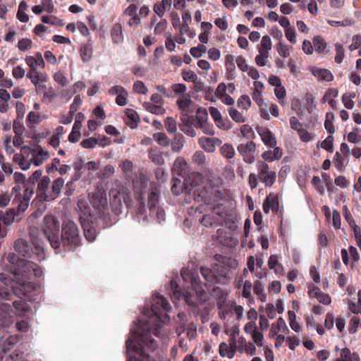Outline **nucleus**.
Listing matches in <instances>:
<instances>
[{
  "instance_id": "f257e3e1",
  "label": "nucleus",
  "mask_w": 361,
  "mask_h": 361,
  "mask_svg": "<svg viewBox=\"0 0 361 361\" xmlns=\"http://www.w3.org/2000/svg\"><path fill=\"white\" fill-rule=\"evenodd\" d=\"M170 308L171 306L166 299L158 293L155 294L152 298L151 310H147L146 313L149 317L148 320L138 326L128 339H133V342L145 345L149 350H155L158 344L157 341L152 338V334L160 337L161 323L164 322L166 317V314H162V311H168Z\"/></svg>"
},
{
  "instance_id": "f03ea898",
  "label": "nucleus",
  "mask_w": 361,
  "mask_h": 361,
  "mask_svg": "<svg viewBox=\"0 0 361 361\" xmlns=\"http://www.w3.org/2000/svg\"><path fill=\"white\" fill-rule=\"evenodd\" d=\"M180 275L185 283H190L191 287H188L185 293L182 294L176 282L171 281L173 298L179 300L183 296L189 305L195 307L202 304L209 299V294L204 290L202 284L200 283L197 275L192 273L188 269H183Z\"/></svg>"
},
{
  "instance_id": "7ed1b4c3",
  "label": "nucleus",
  "mask_w": 361,
  "mask_h": 361,
  "mask_svg": "<svg viewBox=\"0 0 361 361\" xmlns=\"http://www.w3.org/2000/svg\"><path fill=\"white\" fill-rule=\"evenodd\" d=\"M64 180L58 178L54 180L50 186V178L47 176H43L37 184V196L42 202H50L58 197L61 188L64 185Z\"/></svg>"
},
{
  "instance_id": "20e7f679",
  "label": "nucleus",
  "mask_w": 361,
  "mask_h": 361,
  "mask_svg": "<svg viewBox=\"0 0 361 361\" xmlns=\"http://www.w3.org/2000/svg\"><path fill=\"white\" fill-rule=\"evenodd\" d=\"M256 168L257 173H251L248 176V184L250 188L255 189L259 181H261L265 187H271L276 180V173L270 170L268 164L262 160L256 163Z\"/></svg>"
},
{
  "instance_id": "39448f33",
  "label": "nucleus",
  "mask_w": 361,
  "mask_h": 361,
  "mask_svg": "<svg viewBox=\"0 0 361 361\" xmlns=\"http://www.w3.org/2000/svg\"><path fill=\"white\" fill-rule=\"evenodd\" d=\"M77 225L71 220L65 221L62 225L61 245L68 250L75 249L80 244Z\"/></svg>"
},
{
  "instance_id": "423d86ee",
  "label": "nucleus",
  "mask_w": 361,
  "mask_h": 361,
  "mask_svg": "<svg viewBox=\"0 0 361 361\" xmlns=\"http://www.w3.org/2000/svg\"><path fill=\"white\" fill-rule=\"evenodd\" d=\"M30 242L33 247V255L37 260L45 259V245L47 235L36 227H31L29 231Z\"/></svg>"
},
{
  "instance_id": "0eeeda50",
  "label": "nucleus",
  "mask_w": 361,
  "mask_h": 361,
  "mask_svg": "<svg viewBox=\"0 0 361 361\" xmlns=\"http://www.w3.org/2000/svg\"><path fill=\"white\" fill-rule=\"evenodd\" d=\"M60 224L59 221L51 215H47L44 218V225L41 230L47 235V240L52 248L59 250L61 246L58 234Z\"/></svg>"
},
{
  "instance_id": "6e6552de",
  "label": "nucleus",
  "mask_w": 361,
  "mask_h": 361,
  "mask_svg": "<svg viewBox=\"0 0 361 361\" xmlns=\"http://www.w3.org/2000/svg\"><path fill=\"white\" fill-rule=\"evenodd\" d=\"M110 205L116 214L123 212V204L128 205L130 200V192L124 187L113 188L109 191Z\"/></svg>"
},
{
  "instance_id": "1a4fd4ad",
  "label": "nucleus",
  "mask_w": 361,
  "mask_h": 361,
  "mask_svg": "<svg viewBox=\"0 0 361 361\" xmlns=\"http://www.w3.org/2000/svg\"><path fill=\"white\" fill-rule=\"evenodd\" d=\"M191 190L196 202H202L206 204H210L214 200L212 184L208 180L200 184L192 185Z\"/></svg>"
},
{
  "instance_id": "9d476101",
  "label": "nucleus",
  "mask_w": 361,
  "mask_h": 361,
  "mask_svg": "<svg viewBox=\"0 0 361 361\" xmlns=\"http://www.w3.org/2000/svg\"><path fill=\"white\" fill-rule=\"evenodd\" d=\"M145 345L133 342V339L126 341L127 353L129 361H151L149 355L145 353Z\"/></svg>"
},
{
  "instance_id": "9b49d317",
  "label": "nucleus",
  "mask_w": 361,
  "mask_h": 361,
  "mask_svg": "<svg viewBox=\"0 0 361 361\" xmlns=\"http://www.w3.org/2000/svg\"><path fill=\"white\" fill-rule=\"evenodd\" d=\"M237 150L245 163L252 164L255 161L257 147L253 141L240 144L237 147Z\"/></svg>"
},
{
  "instance_id": "f8f14e48",
  "label": "nucleus",
  "mask_w": 361,
  "mask_h": 361,
  "mask_svg": "<svg viewBox=\"0 0 361 361\" xmlns=\"http://www.w3.org/2000/svg\"><path fill=\"white\" fill-rule=\"evenodd\" d=\"M34 193L32 188H25L23 193H17L13 200L12 204L17 208L19 212L25 211L29 205L31 197Z\"/></svg>"
},
{
  "instance_id": "ddd939ff",
  "label": "nucleus",
  "mask_w": 361,
  "mask_h": 361,
  "mask_svg": "<svg viewBox=\"0 0 361 361\" xmlns=\"http://www.w3.org/2000/svg\"><path fill=\"white\" fill-rule=\"evenodd\" d=\"M28 152L30 157V161L35 166L41 165L50 157L49 152L39 145L34 148L28 147Z\"/></svg>"
},
{
  "instance_id": "4468645a",
  "label": "nucleus",
  "mask_w": 361,
  "mask_h": 361,
  "mask_svg": "<svg viewBox=\"0 0 361 361\" xmlns=\"http://www.w3.org/2000/svg\"><path fill=\"white\" fill-rule=\"evenodd\" d=\"M176 104L181 114L192 115L197 110V105L188 94H181L177 98Z\"/></svg>"
},
{
  "instance_id": "2eb2a0df",
  "label": "nucleus",
  "mask_w": 361,
  "mask_h": 361,
  "mask_svg": "<svg viewBox=\"0 0 361 361\" xmlns=\"http://www.w3.org/2000/svg\"><path fill=\"white\" fill-rule=\"evenodd\" d=\"M17 266L19 273L23 274L27 278H29V276L32 274L35 276H39L41 274L38 266L31 261L19 259Z\"/></svg>"
},
{
  "instance_id": "dca6fc26",
  "label": "nucleus",
  "mask_w": 361,
  "mask_h": 361,
  "mask_svg": "<svg viewBox=\"0 0 361 361\" xmlns=\"http://www.w3.org/2000/svg\"><path fill=\"white\" fill-rule=\"evenodd\" d=\"M90 202L95 210V215L103 212L108 204L106 195L100 191L93 194Z\"/></svg>"
},
{
  "instance_id": "f3484780",
  "label": "nucleus",
  "mask_w": 361,
  "mask_h": 361,
  "mask_svg": "<svg viewBox=\"0 0 361 361\" xmlns=\"http://www.w3.org/2000/svg\"><path fill=\"white\" fill-rule=\"evenodd\" d=\"M200 146L207 152H214L222 143L221 140L216 137H201L199 138Z\"/></svg>"
},
{
  "instance_id": "a211bd4d",
  "label": "nucleus",
  "mask_w": 361,
  "mask_h": 361,
  "mask_svg": "<svg viewBox=\"0 0 361 361\" xmlns=\"http://www.w3.org/2000/svg\"><path fill=\"white\" fill-rule=\"evenodd\" d=\"M30 157L28 152V147H24L20 154H16L13 157V161L18 164L19 167L23 170H28L32 163L30 161Z\"/></svg>"
},
{
  "instance_id": "6ab92c4d",
  "label": "nucleus",
  "mask_w": 361,
  "mask_h": 361,
  "mask_svg": "<svg viewBox=\"0 0 361 361\" xmlns=\"http://www.w3.org/2000/svg\"><path fill=\"white\" fill-rule=\"evenodd\" d=\"M200 273L202 275L203 278L205 281L209 283H227L228 280L230 279V276L228 273H225L222 276L224 277V281H221L220 279H219L215 274H214L211 269L207 267H201Z\"/></svg>"
},
{
  "instance_id": "aec40b11",
  "label": "nucleus",
  "mask_w": 361,
  "mask_h": 361,
  "mask_svg": "<svg viewBox=\"0 0 361 361\" xmlns=\"http://www.w3.org/2000/svg\"><path fill=\"white\" fill-rule=\"evenodd\" d=\"M26 64L30 67L29 72L37 71V68H44L45 63L40 53H36L34 56H28L25 58Z\"/></svg>"
},
{
  "instance_id": "412c9836",
  "label": "nucleus",
  "mask_w": 361,
  "mask_h": 361,
  "mask_svg": "<svg viewBox=\"0 0 361 361\" xmlns=\"http://www.w3.org/2000/svg\"><path fill=\"white\" fill-rule=\"evenodd\" d=\"M279 207V199L277 195L271 192L266 198L263 204V211L268 214L270 210L277 213Z\"/></svg>"
},
{
  "instance_id": "4be33fe9",
  "label": "nucleus",
  "mask_w": 361,
  "mask_h": 361,
  "mask_svg": "<svg viewBox=\"0 0 361 361\" xmlns=\"http://www.w3.org/2000/svg\"><path fill=\"white\" fill-rule=\"evenodd\" d=\"M80 219L84 230L85 237L90 242L94 241L97 237V231L92 224V221L89 219H85L83 217H80Z\"/></svg>"
},
{
  "instance_id": "5701e85b",
  "label": "nucleus",
  "mask_w": 361,
  "mask_h": 361,
  "mask_svg": "<svg viewBox=\"0 0 361 361\" xmlns=\"http://www.w3.org/2000/svg\"><path fill=\"white\" fill-rule=\"evenodd\" d=\"M178 336L181 334L186 333L188 339H194L197 336V325L194 322H188L181 324L177 328Z\"/></svg>"
},
{
  "instance_id": "b1692460",
  "label": "nucleus",
  "mask_w": 361,
  "mask_h": 361,
  "mask_svg": "<svg viewBox=\"0 0 361 361\" xmlns=\"http://www.w3.org/2000/svg\"><path fill=\"white\" fill-rule=\"evenodd\" d=\"M257 130L264 145L269 147H274L276 145V138L269 129L266 128H259Z\"/></svg>"
},
{
  "instance_id": "393cba45",
  "label": "nucleus",
  "mask_w": 361,
  "mask_h": 361,
  "mask_svg": "<svg viewBox=\"0 0 361 361\" xmlns=\"http://www.w3.org/2000/svg\"><path fill=\"white\" fill-rule=\"evenodd\" d=\"M16 250L25 257H32L33 255V247H30L28 243L23 239H18L15 243Z\"/></svg>"
},
{
  "instance_id": "a878e982",
  "label": "nucleus",
  "mask_w": 361,
  "mask_h": 361,
  "mask_svg": "<svg viewBox=\"0 0 361 361\" xmlns=\"http://www.w3.org/2000/svg\"><path fill=\"white\" fill-rule=\"evenodd\" d=\"M280 331L284 334H287L289 331L286 322L282 317H279L276 323L271 324L269 336L274 338L276 335H279L278 334Z\"/></svg>"
},
{
  "instance_id": "bb28decb",
  "label": "nucleus",
  "mask_w": 361,
  "mask_h": 361,
  "mask_svg": "<svg viewBox=\"0 0 361 361\" xmlns=\"http://www.w3.org/2000/svg\"><path fill=\"white\" fill-rule=\"evenodd\" d=\"M219 311V314L221 320L224 321V322H232L230 321V317L233 316V302H226L222 305L217 306Z\"/></svg>"
},
{
  "instance_id": "cd10ccee",
  "label": "nucleus",
  "mask_w": 361,
  "mask_h": 361,
  "mask_svg": "<svg viewBox=\"0 0 361 361\" xmlns=\"http://www.w3.org/2000/svg\"><path fill=\"white\" fill-rule=\"evenodd\" d=\"M311 72L314 77L317 78V79L320 80L329 82L334 78L332 73L325 68H312L311 69Z\"/></svg>"
},
{
  "instance_id": "c85d7f7f",
  "label": "nucleus",
  "mask_w": 361,
  "mask_h": 361,
  "mask_svg": "<svg viewBox=\"0 0 361 361\" xmlns=\"http://www.w3.org/2000/svg\"><path fill=\"white\" fill-rule=\"evenodd\" d=\"M211 295L216 300V305L219 306L226 302L228 293L219 287H215L212 289Z\"/></svg>"
},
{
  "instance_id": "c756f323",
  "label": "nucleus",
  "mask_w": 361,
  "mask_h": 361,
  "mask_svg": "<svg viewBox=\"0 0 361 361\" xmlns=\"http://www.w3.org/2000/svg\"><path fill=\"white\" fill-rule=\"evenodd\" d=\"M246 340L243 336L235 337L232 339H228L229 345L234 352L243 353L244 348L246 345Z\"/></svg>"
},
{
  "instance_id": "7c9ffc66",
  "label": "nucleus",
  "mask_w": 361,
  "mask_h": 361,
  "mask_svg": "<svg viewBox=\"0 0 361 361\" xmlns=\"http://www.w3.org/2000/svg\"><path fill=\"white\" fill-rule=\"evenodd\" d=\"M27 77L30 80L31 82L35 85L37 83H44L48 80V76L46 73L39 71L28 72Z\"/></svg>"
},
{
  "instance_id": "2f4dec72",
  "label": "nucleus",
  "mask_w": 361,
  "mask_h": 361,
  "mask_svg": "<svg viewBox=\"0 0 361 361\" xmlns=\"http://www.w3.org/2000/svg\"><path fill=\"white\" fill-rule=\"evenodd\" d=\"M228 113L231 118L235 123H245L247 120V116L243 114V111H240L234 107L228 108Z\"/></svg>"
},
{
  "instance_id": "473e14b6",
  "label": "nucleus",
  "mask_w": 361,
  "mask_h": 361,
  "mask_svg": "<svg viewBox=\"0 0 361 361\" xmlns=\"http://www.w3.org/2000/svg\"><path fill=\"white\" fill-rule=\"evenodd\" d=\"M80 56L84 63L90 61L92 57L93 49L91 44H85L81 45L80 49Z\"/></svg>"
},
{
  "instance_id": "72a5a7b5",
  "label": "nucleus",
  "mask_w": 361,
  "mask_h": 361,
  "mask_svg": "<svg viewBox=\"0 0 361 361\" xmlns=\"http://www.w3.org/2000/svg\"><path fill=\"white\" fill-rule=\"evenodd\" d=\"M336 361H360V357L357 353H352L349 348H344L341 350L340 357Z\"/></svg>"
},
{
  "instance_id": "f704fd0d",
  "label": "nucleus",
  "mask_w": 361,
  "mask_h": 361,
  "mask_svg": "<svg viewBox=\"0 0 361 361\" xmlns=\"http://www.w3.org/2000/svg\"><path fill=\"white\" fill-rule=\"evenodd\" d=\"M172 0H161L154 6V11L159 16L162 17L166 11L170 9L171 6Z\"/></svg>"
},
{
  "instance_id": "c9c22d12",
  "label": "nucleus",
  "mask_w": 361,
  "mask_h": 361,
  "mask_svg": "<svg viewBox=\"0 0 361 361\" xmlns=\"http://www.w3.org/2000/svg\"><path fill=\"white\" fill-rule=\"evenodd\" d=\"M226 67L227 71V78L230 80H233L236 76V73L233 56L232 55H227L226 56Z\"/></svg>"
},
{
  "instance_id": "e433bc0d",
  "label": "nucleus",
  "mask_w": 361,
  "mask_h": 361,
  "mask_svg": "<svg viewBox=\"0 0 361 361\" xmlns=\"http://www.w3.org/2000/svg\"><path fill=\"white\" fill-rule=\"evenodd\" d=\"M187 162L183 157H178L173 164V171L178 176H182L186 170Z\"/></svg>"
},
{
  "instance_id": "4c0bfd02",
  "label": "nucleus",
  "mask_w": 361,
  "mask_h": 361,
  "mask_svg": "<svg viewBox=\"0 0 361 361\" xmlns=\"http://www.w3.org/2000/svg\"><path fill=\"white\" fill-rule=\"evenodd\" d=\"M254 293L257 296V299L262 302H264L267 300V295L264 293V286L262 283L259 281H256L254 283L253 287Z\"/></svg>"
},
{
  "instance_id": "58836bf2",
  "label": "nucleus",
  "mask_w": 361,
  "mask_h": 361,
  "mask_svg": "<svg viewBox=\"0 0 361 361\" xmlns=\"http://www.w3.org/2000/svg\"><path fill=\"white\" fill-rule=\"evenodd\" d=\"M142 106L147 111L156 115H162L165 112L164 108L159 104H153L151 102H145Z\"/></svg>"
},
{
  "instance_id": "ea45409f",
  "label": "nucleus",
  "mask_w": 361,
  "mask_h": 361,
  "mask_svg": "<svg viewBox=\"0 0 361 361\" xmlns=\"http://www.w3.org/2000/svg\"><path fill=\"white\" fill-rule=\"evenodd\" d=\"M126 115L128 118V121H126L127 124L131 128H135L137 122L139 121V116L137 112L133 109H128L126 111Z\"/></svg>"
},
{
  "instance_id": "a19ab883",
  "label": "nucleus",
  "mask_w": 361,
  "mask_h": 361,
  "mask_svg": "<svg viewBox=\"0 0 361 361\" xmlns=\"http://www.w3.org/2000/svg\"><path fill=\"white\" fill-rule=\"evenodd\" d=\"M111 36L113 42L116 44H119L123 42V37L121 25L116 24L113 26L111 30Z\"/></svg>"
},
{
  "instance_id": "79ce46f5",
  "label": "nucleus",
  "mask_w": 361,
  "mask_h": 361,
  "mask_svg": "<svg viewBox=\"0 0 361 361\" xmlns=\"http://www.w3.org/2000/svg\"><path fill=\"white\" fill-rule=\"evenodd\" d=\"M78 207L82 214V216H81L80 217H83L85 219H89V217H92L95 215L94 213L92 214L90 209L85 200H78Z\"/></svg>"
},
{
  "instance_id": "37998d69",
  "label": "nucleus",
  "mask_w": 361,
  "mask_h": 361,
  "mask_svg": "<svg viewBox=\"0 0 361 361\" xmlns=\"http://www.w3.org/2000/svg\"><path fill=\"white\" fill-rule=\"evenodd\" d=\"M27 6L25 1H20L18 10L17 13L18 19L23 23H27L29 20V16L26 14L25 11L27 10Z\"/></svg>"
},
{
  "instance_id": "c03bdc74",
  "label": "nucleus",
  "mask_w": 361,
  "mask_h": 361,
  "mask_svg": "<svg viewBox=\"0 0 361 361\" xmlns=\"http://www.w3.org/2000/svg\"><path fill=\"white\" fill-rule=\"evenodd\" d=\"M237 104L241 110L247 111L251 107L252 102L249 96L243 94L238 99Z\"/></svg>"
},
{
  "instance_id": "a18cd8bd",
  "label": "nucleus",
  "mask_w": 361,
  "mask_h": 361,
  "mask_svg": "<svg viewBox=\"0 0 361 361\" xmlns=\"http://www.w3.org/2000/svg\"><path fill=\"white\" fill-rule=\"evenodd\" d=\"M219 354L221 357H228L232 358L234 356L235 352L231 348V346L226 343H221L219 345Z\"/></svg>"
},
{
  "instance_id": "49530a36",
  "label": "nucleus",
  "mask_w": 361,
  "mask_h": 361,
  "mask_svg": "<svg viewBox=\"0 0 361 361\" xmlns=\"http://www.w3.org/2000/svg\"><path fill=\"white\" fill-rule=\"evenodd\" d=\"M272 48V42L271 38L268 35L262 37L259 45L258 46V51L269 53Z\"/></svg>"
},
{
  "instance_id": "de8ad7c7",
  "label": "nucleus",
  "mask_w": 361,
  "mask_h": 361,
  "mask_svg": "<svg viewBox=\"0 0 361 361\" xmlns=\"http://www.w3.org/2000/svg\"><path fill=\"white\" fill-rule=\"evenodd\" d=\"M149 158L153 163L159 166H161L164 163L161 153L157 149H151L149 152Z\"/></svg>"
},
{
  "instance_id": "09e8293b",
  "label": "nucleus",
  "mask_w": 361,
  "mask_h": 361,
  "mask_svg": "<svg viewBox=\"0 0 361 361\" xmlns=\"http://www.w3.org/2000/svg\"><path fill=\"white\" fill-rule=\"evenodd\" d=\"M220 152L223 157L226 159H231L234 157L235 152L234 147L231 144L226 143L220 148Z\"/></svg>"
},
{
  "instance_id": "8fccbe9b",
  "label": "nucleus",
  "mask_w": 361,
  "mask_h": 361,
  "mask_svg": "<svg viewBox=\"0 0 361 361\" xmlns=\"http://www.w3.org/2000/svg\"><path fill=\"white\" fill-rule=\"evenodd\" d=\"M153 137L162 147H168L170 144L169 138L163 133H156L153 135Z\"/></svg>"
},
{
  "instance_id": "3c124183",
  "label": "nucleus",
  "mask_w": 361,
  "mask_h": 361,
  "mask_svg": "<svg viewBox=\"0 0 361 361\" xmlns=\"http://www.w3.org/2000/svg\"><path fill=\"white\" fill-rule=\"evenodd\" d=\"M230 322H228V320H227V322H224V331L225 333L228 335L229 339H232L235 337H238L239 336V329L237 326H231L229 327L228 324Z\"/></svg>"
},
{
  "instance_id": "603ef678",
  "label": "nucleus",
  "mask_w": 361,
  "mask_h": 361,
  "mask_svg": "<svg viewBox=\"0 0 361 361\" xmlns=\"http://www.w3.org/2000/svg\"><path fill=\"white\" fill-rule=\"evenodd\" d=\"M183 79L186 82H196L198 80L197 75L192 71L183 69L181 71Z\"/></svg>"
},
{
  "instance_id": "864d4df0",
  "label": "nucleus",
  "mask_w": 361,
  "mask_h": 361,
  "mask_svg": "<svg viewBox=\"0 0 361 361\" xmlns=\"http://www.w3.org/2000/svg\"><path fill=\"white\" fill-rule=\"evenodd\" d=\"M259 54L255 56V61L257 66H264L267 65L268 62V58L269 56V53H266L264 51H258Z\"/></svg>"
},
{
  "instance_id": "5fc2aeb1",
  "label": "nucleus",
  "mask_w": 361,
  "mask_h": 361,
  "mask_svg": "<svg viewBox=\"0 0 361 361\" xmlns=\"http://www.w3.org/2000/svg\"><path fill=\"white\" fill-rule=\"evenodd\" d=\"M164 126L166 130L170 133H175L177 131V123L172 117H167L164 121Z\"/></svg>"
},
{
  "instance_id": "6e6d98bb",
  "label": "nucleus",
  "mask_w": 361,
  "mask_h": 361,
  "mask_svg": "<svg viewBox=\"0 0 361 361\" xmlns=\"http://www.w3.org/2000/svg\"><path fill=\"white\" fill-rule=\"evenodd\" d=\"M300 139L302 142H308L312 141L315 138V135L312 133L308 132L304 128L298 133Z\"/></svg>"
},
{
  "instance_id": "4d7b16f0",
  "label": "nucleus",
  "mask_w": 361,
  "mask_h": 361,
  "mask_svg": "<svg viewBox=\"0 0 361 361\" xmlns=\"http://www.w3.org/2000/svg\"><path fill=\"white\" fill-rule=\"evenodd\" d=\"M42 21L44 23L51 24V25H57V26H60V27L64 25L63 21L62 20L58 19L55 16H44L42 17Z\"/></svg>"
},
{
  "instance_id": "13d9d810",
  "label": "nucleus",
  "mask_w": 361,
  "mask_h": 361,
  "mask_svg": "<svg viewBox=\"0 0 361 361\" xmlns=\"http://www.w3.org/2000/svg\"><path fill=\"white\" fill-rule=\"evenodd\" d=\"M209 213L212 214L214 221L218 224L224 216V210L221 206L217 205L214 207Z\"/></svg>"
},
{
  "instance_id": "bf43d9fd",
  "label": "nucleus",
  "mask_w": 361,
  "mask_h": 361,
  "mask_svg": "<svg viewBox=\"0 0 361 361\" xmlns=\"http://www.w3.org/2000/svg\"><path fill=\"white\" fill-rule=\"evenodd\" d=\"M313 47L317 52H322L326 47V43L321 37L317 36L313 39Z\"/></svg>"
},
{
  "instance_id": "052dcab7",
  "label": "nucleus",
  "mask_w": 361,
  "mask_h": 361,
  "mask_svg": "<svg viewBox=\"0 0 361 361\" xmlns=\"http://www.w3.org/2000/svg\"><path fill=\"white\" fill-rule=\"evenodd\" d=\"M288 316L290 320V328L295 331V332H300L301 331V326L300 324L295 320V314L293 312L288 311Z\"/></svg>"
},
{
  "instance_id": "680f3d73",
  "label": "nucleus",
  "mask_w": 361,
  "mask_h": 361,
  "mask_svg": "<svg viewBox=\"0 0 361 361\" xmlns=\"http://www.w3.org/2000/svg\"><path fill=\"white\" fill-rule=\"evenodd\" d=\"M335 50H336L335 61L337 63H341L343 61V58L345 56V51H344L343 47L341 44L337 43L335 44Z\"/></svg>"
},
{
  "instance_id": "e2e57ef3",
  "label": "nucleus",
  "mask_w": 361,
  "mask_h": 361,
  "mask_svg": "<svg viewBox=\"0 0 361 361\" xmlns=\"http://www.w3.org/2000/svg\"><path fill=\"white\" fill-rule=\"evenodd\" d=\"M115 172L114 167L111 165L105 166L101 171L99 177L102 179H106L110 178Z\"/></svg>"
},
{
  "instance_id": "0e129e2a",
  "label": "nucleus",
  "mask_w": 361,
  "mask_h": 361,
  "mask_svg": "<svg viewBox=\"0 0 361 361\" xmlns=\"http://www.w3.org/2000/svg\"><path fill=\"white\" fill-rule=\"evenodd\" d=\"M149 212L151 215L157 217L159 222L164 220L165 212L163 209L158 207H151V210H149Z\"/></svg>"
},
{
  "instance_id": "69168bd1",
  "label": "nucleus",
  "mask_w": 361,
  "mask_h": 361,
  "mask_svg": "<svg viewBox=\"0 0 361 361\" xmlns=\"http://www.w3.org/2000/svg\"><path fill=\"white\" fill-rule=\"evenodd\" d=\"M360 324V319L357 317H353L348 324V331L350 334H355L357 331V328Z\"/></svg>"
},
{
  "instance_id": "338daca9",
  "label": "nucleus",
  "mask_w": 361,
  "mask_h": 361,
  "mask_svg": "<svg viewBox=\"0 0 361 361\" xmlns=\"http://www.w3.org/2000/svg\"><path fill=\"white\" fill-rule=\"evenodd\" d=\"M54 80L56 82L61 85L62 87L66 86L68 83V80L65 74L61 71L54 73Z\"/></svg>"
},
{
  "instance_id": "774afa93",
  "label": "nucleus",
  "mask_w": 361,
  "mask_h": 361,
  "mask_svg": "<svg viewBox=\"0 0 361 361\" xmlns=\"http://www.w3.org/2000/svg\"><path fill=\"white\" fill-rule=\"evenodd\" d=\"M240 131L242 135L247 139L252 138L255 135L252 127L247 124H244L241 126Z\"/></svg>"
}]
</instances>
